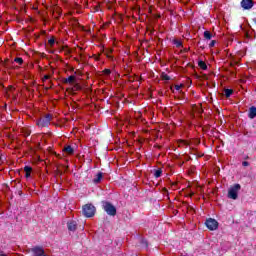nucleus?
<instances>
[{"instance_id": "21", "label": "nucleus", "mask_w": 256, "mask_h": 256, "mask_svg": "<svg viewBox=\"0 0 256 256\" xmlns=\"http://www.w3.org/2000/svg\"><path fill=\"white\" fill-rule=\"evenodd\" d=\"M162 79L164 81H170L171 77H169V75H167V74H162Z\"/></svg>"}, {"instance_id": "3", "label": "nucleus", "mask_w": 256, "mask_h": 256, "mask_svg": "<svg viewBox=\"0 0 256 256\" xmlns=\"http://www.w3.org/2000/svg\"><path fill=\"white\" fill-rule=\"evenodd\" d=\"M102 205L107 215H110L112 217H115V215H117V208H115L113 204H111L110 202H103Z\"/></svg>"}, {"instance_id": "14", "label": "nucleus", "mask_w": 256, "mask_h": 256, "mask_svg": "<svg viewBox=\"0 0 256 256\" xmlns=\"http://www.w3.org/2000/svg\"><path fill=\"white\" fill-rule=\"evenodd\" d=\"M198 66L200 67V69H202L203 71H207V64L203 61V60H200L198 62Z\"/></svg>"}, {"instance_id": "1", "label": "nucleus", "mask_w": 256, "mask_h": 256, "mask_svg": "<svg viewBox=\"0 0 256 256\" xmlns=\"http://www.w3.org/2000/svg\"><path fill=\"white\" fill-rule=\"evenodd\" d=\"M239 191H241L240 184H234L228 189V199H233L234 201L237 200L239 197Z\"/></svg>"}, {"instance_id": "11", "label": "nucleus", "mask_w": 256, "mask_h": 256, "mask_svg": "<svg viewBox=\"0 0 256 256\" xmlns=\"http://www.w3.org/2000/svg\"><path fill=\"white\" fill-rule=\"evenodd\" d=\"M101 179H103V173L99 172L93 179V183H101Z\"/></svg>"}, {"instance_id": "5", "label": "nucleus", "mask_w": 256, "mask_h": 256, "mask_svg": "<svg viewBox=\"0 0 256 256\" xmlns=\"http://www.w3.org/2000/svg\"><path fill=\"white\" fill-rule=\"evenodd\" d=\"M51 119H53V116H51V114H47L44 118H41L37 121V126L49 127V125H51Z\"/></svg>"}, {"instance_id": "2", "label": "nucleus", "mask_w": 256, "mask_h": 256, "mask_svg": "<svg viewBox=\"0 0 256 256\" xmlns=\"http://www.w3.org/2000/svg\"><path fill=\"white\" fill-rule=\"evenodd\" d=\"M95 206L93 204H86L82 208V213L84 217H94L95 216Z\"/></svg>"}, {"instance_id": "15", "label": "nucleus", "mask_w": 256, "mask_h": 256, "mask_svg": "<svg viewBox=\"0 0 256 256\" xmlns=\"http://www.w3.org/2000/svg\"><path fill=\"white\" fill-rule=\"evenodd\" d=\"M173 44H174L178 49H181V47H183V42H181V40H178V39H174V40H173Z\"/></svg>"}, {"instance_id": "4", "label": "nucleus", "mask_w": 256, "mask_h": 256, "mask_svg": "<svg viewBox=\"0 0 256 256\" xmlns=\"http://www.w3.org/2000/svg\"><path fill=\"white\" fill-rule=\"evenodd\" d=\"M205 225L209 231H217V229H219V222L213 218H208Z\"/></svg>"}, {"instance_id": "24", "label": "nucleus", "mask_w": 256, "mask_h": 256, "mask_svg": "<svg viewBox=\"0 0 256 256\" xmlns=\"http://www.w3.org/2000/svg\"><path fill=\"white\" fill-rule=\"evenodd\" d=\"M79 89H81V87H79V84H75L74 91H79Z\"/></svg>"}, {"instance_id": "6", "label": "nucleus", "mask_w": 256, "mask_h": 256, "mask_svg": "<svg viewBox=\"0 0 256 256\" xmlns=\"http://www.w3.org/2000/svg\"><path fill=\"white\" fill-rule=\"evenodd\" d=\"M253 0H242L241 1V7H243L245 10L253 9Z\"/></svg>"}, {"instance_id": "23", "label": "nucleus", "mask_w": 256, "mask_h": 256, "mask_svg": "<svg viewBox=\"0 0 256 256\" xmlns=\"http://www.w3.org/2000/svg\"><path fill=\"white\" fill-rule=\"evenodd\" d=\"M181 87H183V85H175L174 88L176 91H180Z\"/></svg>"}, {"instance_id": "13", "label": "nucleus", "mask_w": 256, "mask_h": 256, "mask_svg": "<svg viewBox=\"0 0 256 256\" xmlns=\"http://www.w3.org/2000/svg\"><path fill=\"white\" fill-rule=\"evenodd\" d=\"M161 175H163V170L161 168L154 170V177L156 179H159V177H161Z\"/></svg>"}, {"instance_id": "25", "label": "nucleus", "mask_w": 256, "mask_h": 256, "mask_svg": "<svg viewBox=\"0 0 256 256\" xmlns=\"http://www.w3.org/2000/svg\"><path fill=\"white\" fill-rule=\"evenodd\" d=\"M242 165H243V167H249V162L244 161V162H242Z\"/></svg>"}, {"instance_id": "19", "label": "nucleus", "mask_w": 256, "mask_h": 256, "mask_svg": "<svg viewBox=\"0 0 256 256\" xmlns=\"http://www.w3.org/2000/svg\"><path fill=\"white\" fill-rule=\"evenodd\" d=\"M102 73L106 75V77H109V75H111V69H104Z\"/></svg>"}, {"instance_id": "29", "label": "nucleus", "mask_w": 256, "mask_h": 256, "mask_svg": "<svg viewBox=\"0 0 256 256\" xmlns=\"http://www.w3.org/2000/svg\"><path fill=\"white\" fill-rule=\"evenodd\" d=\"M27 135H30V133L28 132Z\"/></svg>"}, {"instance_id": "26", "label": "nucleus", "mask_w": 256, "mask_h": 256, "mask_svg": "<svg viewBox=\"0 0 256 256\" xmlns=\"http://www.w3.org/2000/svg\"><path fill=\"white\" fill-rule=\"evenodd\" d=\"M26 174H25V177L27 178V179H29V177H31V172H25Z\"/></svg>"}, {"instance_id": "8", "label": "nucleus", "mask_w": 256, "mask_h": 256, "mask_svg": "<svg viewBox=\"0 0 256 256\" xmlns=\"http://www.w3.org/2000/svg\"><path fill=\"white\" fill-rule=\"evenodd\" d=\"M249 119H255L256 117V107L252 106L249 108V113H248Z\"/></svg>"}, {"instance_id": "17", "label": "nucleus", "mask_w": 256, "mask_h": 256, "mask_svg": "<svg viewBox=\"0 0 256 256\" xmlns=\"http://www.w3.org/2000/svg\"><path fill=\"white\" fill-rule=\"evenodd\" d=\"M15 63H18V65H23V58L17 57L14 59Z\"/></svg>"}, {"instance_id": "16", "label": "nucleus", "mask_w": 256, "mask_h": 256, "mask_svg": "<svg viewBox=\"0 0 256 256\" xmlns=\"http://www.w3.org/2000/svg\"><path fill=\"white\" fill-rule=\"evenodd\" d=\"M204 38L207 39L208 41H211V39H213V34H211V32L209 31H205Z\"/></svg>"}, {"instance_id": "20", "label": "nucleus", "mask_w": 256, "mask_h": 256, "mask_svg": "<svg viewBox=\"0 0 256 256\" xmlns=\"http://www.w3.org/2000/svg\"><path fill=\"white\" fill-rule=\"evenodd\" d=\"M24 171L25 173H31L33 171V168H31V166H25Z\"/></svg>"}, {"instance_id": "18", "label": "nucleus", "mask_w": 256, "mask_h": 256, "mask_svg": "<svg viewBox=\"0 0 256 256\" xmlns=\"http://www.w3.org/2000/svg\"><path fill=\"white\" fill-rule=\"evenodd\" d=\"M48 44L50 45V47H53L55 45V38L54 37H51L49 40H48Z\"/></svg>"}, {"instance_id": "9", "label": "nucleus", "mask_w": 256, "mask_h": 256, "mask_svg": "<svg viewBox=\"0 0 256 256\" xmlns=\"http://www.w3.org/2000/svg\"><path fill=\"white\" fill-rule=\"evenodd\" d=\"M64 153H66L67 155H73V153H75V150L73 149V147L71 146H65L63 149Z\"/></svg>"}, {"instance_id": "12", "label": "nucleus", "mask_w": 256, "mask_h": 256, "mask_svg": "<svg viewBox=\"0 0 256 256\" xmlns=\"http://www.w3.org/2000/svg\"><path fill=\"white\" fill-rule=\"evenodd\" d=\"M224 95L226 97V99H229V97H231V95H233V89H224Z\"/></svg>"}, {"instance_id": "7", "label": "nucleus", "mask_w": 256, "mask_h": 256, "mask_svg": "<svg viewBox=\"0 0 256 256\" xmlns=\"http://www.w3.org/2000/svg\"><path fill=\"white\" fill-rule=\"evenodd\" d=\"M68 231H76L77 230V222L75 220H70L67 223Z\"/></svg>"}, {"instance_id": "22", "label": "nucleus", "mask_w": 256, "mask_h": 256, "mask_svg": "<svg viewBox=\"0 0 256 256\" xmlns=\"http://www.w3.org/2000/svg\"><path fill=\"white\" fill-rule=\"evenodd\" d=\"M216 43H217V41L212 40V41L209 43L210 49L213 48V47H215V44H216Z\"/></svg>"}, {"instance_id": "27", "label": "nucleus", "mask_w": 256, "mask_h": 256, "mask_svg": "<svg viewBox=\"0 0 256 256\" xmlns=\"http://www.w3.org/2000/svg\"><path fill=\"white\" fill-rule=\"evenodd\" d=\"M47 80H49V75H45V76L43 77V79H42V81H47Z\"/></svg>"}, {"instance_id": "10", "label": "nucleus", "mask_w": 256, "mask_h": 256, "mask_svg": "<svg viewBox=\"0 0 256 256\" xmlns=\"http://www.w3.org/2000/svg\"><path fill=\"white\" fill-rule=\"evenodd\" d=\"M76 77L75 75H71L68 78L64 79V83H68L69 85H73L75 83Z\"/></svg>"}, {"instance_id": "28", "label": "nucleus", "mask_w": 256, "mask_h": 256, "mask_svg": "<svg viewBox=\"0 0 256 256\" xmlns=\"http://www.w3.org/2000/svg\"><path fill=\"white\" fill-rule=\"evenodd\" d=\"M0 256H7V254L1 252V253H0Z\"/></svg>"}]
</instances>
